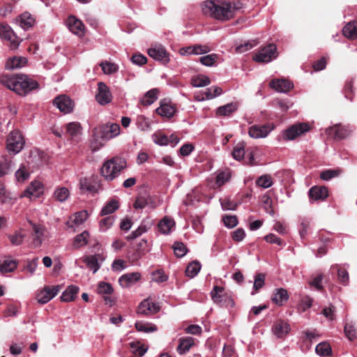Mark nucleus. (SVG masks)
<instances>
[{
    "label": "nucleus",
    "mask_w": 357,
    "mask_h": 357,
    "mask_svg": "<svg viewBox=\"0 0 357 357\" xmlns=\"http://www.w3.org/2000/svg\"><path fill=\"white\" fill-rule=\"evenodd\" d=\"M202 8L204 15L220 22H227L233 18L229 1L216 3L207 0L203 2Z\"/></svg>",
    "instance_id": "obj_1"
},
{
    "label": "nucleus",
    "mask_w": 357,
    "mask_h": 357,
    "mask_svg": "<svg viewBox=\"0 0 357 357\" xmlns=\"http://www.w3.org/2000/svg\"><path fill=\"white\" fill-rule=\"evenodd\" d=\"M126 167V161L124 158L114 157L103 164L100 173L107 181H112Z\"/></svg>",
    "instance_id": "obj_2"
},
{
    "label": "nucleus",
    "mask_w": 357,
    "mask_h": 357,
    "mask_svg": "<svg viewBox=\"0 0 357 357\" xmlns=\"http://www.w3.org/2000/svg\"><path fill=\"white\" fill-rule=\"evenodd\" d=\"M121 132L120 126L115 123H107L94 128V133H99L101 140L108 141L118 135Z\"/></svg>",
    "instance_id": "obj_3"
},
{
    "label": "nucleus",
    "mask_w": 357,
    "mask_h": 357,
    "mask_svg": "<svg viewBox=\"0 0 357 357\" xmlns=\"http://www.w3.org/2000/svg\"><path fill=\"white\" fill-rule=\"evenodd\" d=\"M39 87L38 83L24 75H20L17 77V83L15 88V92L20 96H25L32 90Z\"/></svg>",
    "instance_id": "obj_4"
},
{
    "label": "nucleus",
    "mask_w": 357,
    "mask_h": 357,
    "mask_svg": "<svg viewBox=\"0 0 357 357\" xmlns=\"http://www.w3.org/2000/svg\"><path fill=\"white\" fill-rule=\"evenodd\" d=\"M6 143L8 151L17 154L23 149L25 142L19 130H13L8 135Z\"/></svg>",
    "instance_id": "obj_5"
},
{
    "label": "nucleus",
    "mask_w": 357,
    "mask_h": 357,
    "mask_svg": "<svg viewBox=\"0 0 357 357\" xmlns=\"http://www.w3.org/2000/svg\"><path fill=\"white\" fill-rule=\"evenodd\" d=\"M277 47L274 44H269L261 48L253 56V60L259 63H269L277 57Z\"/></svg>",
    "instance_id": "obj_6"
},
{
    "label": "nucleus",
    "mask_w": 357,
    "mask_h": 357,
    "mask_svg": "<svg viewBox=\"0 0 357 357\" xmlns=\"http://www.w3.org/2000/svg\"><path fill=\"white\" fill-rule=\"evenodd\" d=\"M0 38L8 41L11 49H16L20 43V38L12 28L5 23H0Z\"/></svg>",
    "instance_id": "obj_7"
},
{
    "label": "nucleus",
    "mask_w": 357,
    "mask_h": 357,
    "mask_svg": "<svg viewBox=\"0 0 357 357\" xmlns=\"http://www.w3.org/2000/svg\"><path fill=\"white\" fill-rule=\"evenodd\" d=\"M147 52L154 60L158 61L163 64H167L169 62V54L165 47L160 44L152 45Z\"/></svg>",
    "instance_id": "obj_8"
},
{
    "label": "nucleus",
    "mask_w": 357,
    "mask_h": 357,
    "mask_svg": "<svg viewBox=\"0 0 357 357\" xmlns=\"http://www.w3.org/2000/svg\"><path fill=\"white\" fill-rule=\"evenodd\" d=\"M53 105L63 114H70L73 111V100L65 94L57 96L53 100Z\"/></svg>",
    "instance_id": "obj_9"
},
{
    "label": "nucleus",
    "mask_w": 357,
    "mask_h": 357,
    "mask_svg": "<svg viewBox=\"0 0 357 357\" xmlns=\"http://www.w3.org/2000/svg\"><path fill=\"white\" fill-rule=\"evenodd\" d=\"M310 129L308 124L305 123H296L291 126L284 131L283 138L287 140H293L297 137L307 132Z\"/></svg>",
    "instance_id": "obj_10"
},
{
    "label": "nucleus",
    "mask_w": 357,
    "mask_h": 357,
    "mask_svg": "<svg viewBox=\"0 0 357 357\" xmlns=\"http://www.w3.org/2000/svg\"><path fill=\"white\" fill-rule=\"evenodd\" d=\"M274 126L271 123L264 125H254L250 127L248 134L250 137L255 139L264 138L273 130Z\"/></svg>",
    "instance_id": "obj_11"
},
{
    "label": "nucleus",
    "mask_w": 357,
    "mask_h": 357,
    "mask_svg": "<svg viewBox=\"0 0 357 357\" xmlns=\"http://www.w3.org/2000/svg\"><path fill=\"white\" fill-rule=\"evenodd\" d=\"M59 286H46L36 296L38 303L46 304L51 301L59 291Z\"/></svg>",
    "instance_id": "obj_12"
},
{
    "label": "nucleus",
    "mask_w": 357,
    "mask_h": 357,
    "mask_svg": "<svg viewBox=\"0 0 357 357\" xmlns=\"http://www.w3.org/2000/svg\"><path fill=\"white\" fill-rule=\"evenodd\" d=\"M32 228L31 234V245L34 248L40 247L44 241L45 227L40 225H37L30 222Z\"/></svg>",
    "instance_id": "obj_13"
},
{
    "label": "nucleus",
    "mask_w": 357,
    "mask_h": 357,
    "mask_svg": "<svg viewBox=\"0 0 357 357\" xmlns=\"http://www.w3.org/2000/svg\"><path fill=\"white\" fill-rule=\"evenodd\" d=\"M44 185L40 181H33L25 189L21 197H25L30 199L38 198L43 193Z\"/></svg>",
    "instance_id": "obj_14"
},
{
    "label": "nucleus",
    "mask_w": 357,
    "mask_h": 357,
    "mask_svg": "<svg viewBox=\"0 0 357 357\" xmlns=\"http://www.w3.org/2000/svg\"><path fill=\"white\" fill-rule=\"evenodd\" d=\"M98 86V92L96 96L97 102L101 105L109 103L112 101V96L109 87L103 82H99Z\"/></svg>",
    "instance_id": "obj_15"
},
{
    "label": "nucleus",
    "mask_w": 357,
    "mask_h": 357,
    "mask_svg": "<svg viewBox=\"0 0 357 357\" xmlns=\"http://www.w3.org/2000/svg\"><path fill=\"white\" fill-rule=\"evenodd\" d=\"M66 24L70 31L73 33L82 37L84 34V26L82 22L78 20L75 16H70L68 17Z\"/></svg>",
    "instance_id": "obj_16"
},
{
    "label": "nucleus",
    "mask_w": 357,
    "mask_h": 357,
    "mask_svg": "<svg viewBox=\"0 0 357 357\" xmlns=\"http://www.w3.org/2000/svg\"><path fill=\"white\" fill-rule=\"evenodd\" d=\"M351 130L347 126L335 125L326 129V133L335 139H342L348 137Z\"/></svg>",
    "instance_id": "obj_17"
},
{
    "label": "nucleus",
    "mask_w": 357,
    "mask_h": 357,
    "mask_svg": "<svg viewBox=\"0 0 357 357\" xmlns=\"http://www.w3.org/2000/svg\"><path fill=\"white\" fill-rule=\"evenodd\" d=\"M160 310V307L155 303L145 299L140 303L137 307V314L149 316L157 313Z\"/></svg>",
    "instance_id": "obj_18"
},
{
    "label": "nucleus",
    "mask_w": 357,
    "mask_h": 357,
    "mask_svg": "<svg viewBox=\"0 0 357 357\" xmlns=\"http://www.w3.org/2000/svg\"><path fill=\"white\" fill-rule=\"evenodd\" d=\"M80 190L82 192L96 193L100 188L99 182L91 178H83L79 181Z\"/></svg>",
    "instance_id": "obj_19"
},
{
    "label": "nucleus",
    "mask_w": 357,
    "mask_h": 357,
    "mask_svg": "<svg viewBox=\"0 0 357 357\" xmlns=\"http://www.w3.org/2000/svg\"><path fill=\"white\" fill-rule=\"evenodd\" d=\"M141 278V274L138 272L126 273L119 278V283L123 288H128L135 284Z\"/></svg>",
    "instance_id": "obj_20"
},
{
    "label": "nucleus",
    "mask_w": 357,
    "mask_h": 357,
    "mask_svg": "<svg viewBox=\"0 0 357 357\" xmlns=\"http://www.w3.org/2000/svg\"><path fill=\"white\" fill-rule=\"evenodd\" d=\"M269 85L271 88L280 93H287L294 86L291 82L285 79H273L270 82Z\"/></svg>",
    "instance_id": "obj_21"
},
{
    "label": "nucleus",
    "mask_w": 357,
    "mask_h": 357,
    "mask_svg": "<svg viewBox=\"0 0 357 357\" xmlns=\"http://www.w3.org/2000/svg\"><path fill=\"white\" fill-rule=\"evenodd\" d=\"M155 112L161 116L170 119L174 115L176 109L167 100H162L160 101V107L155 109Z\"/></svg>",
    "instance_id": "obj_22"
},
{
    "label": "nucleus",
    "mask_w": 357,
    "mask_h": 357,
    "mask_svg": "<svg viewBox=\"0 0 357 357\" xmlns=\"http://www.w3.org/2000/svg\"><path fill=\"white\" fill-rule=\"evenodd\" d=\"M310 199L313 201L324 200L328 195V189L324 186H313L308 191Z\"/></svg>",
    "instance_id": "obj_23"
},
{
    "label": "nucleus",
    "mask_w": 357,
    "mask_h": 357,
    "mask_svg": "<svg viewBox=\"0 0 357 357\" xmlns=\"http://www.w3.org/2000/svg\"><path fill=\"white\" fill-rule=\"evenodd\" d=\"M290 329L289 324L282 320L275 323L272 328L274 335L278 338H282L286 336L290 331Z\"/></svg>",
    "instance_id": "obj_24"
},
{
    "label": "nucleus",
    "mask_w": 357,
    "mask_h": 357,
    "mask_svg": "<svg viewBox=\"0 0 357 357\" xmlns=\"http://www.w3.org/2000/svg\"><path fill=\"white\" fill-rule=\"evenodd\" d=\"M289 299L287 291L283 288H278L273 294L272 301L274 303L279 306H282Z\"/></svg>",
    "instance_id": "obj_25"
},
{
    "label": "nucleus",
    "mask_w": 357,
    "mask_h": 357,
    "mask_svg": "<svg viewBox=\"0 0 357 357\" xmlns=\"http://www.w3.org/2000/svg\"><path fill=\"white\" fill-rule=\"evenodd\" d=\"M88 216L89 214L86 211H79L70 218L66 225L69 227H73L74 225H80L87 219Z\"/></svg>",
    "instance_id": "obj_26"
},
{
    "label": "nucleus",
    "mask_w": 357,
    "mask_h": 357,
    "mask_svg": "<svg viewBox=\"0 0 357 357\" xmlns=\"http://www.w3.org/2000/svg\"><path fill=\"white\" fill-rule=\"evenodd\" d=\"M79 288L75 285H70L62 293L61 300L63 302H71L74 301L78 294Z\"/></svg>",
    "instance_id": "obj_27"
},
{
    "label": "nucleus",
    "mask_w": 357,
    "mask_h": 357,
    "mask_svg": "<svg viewBox=\"0 0 357 357\" xmlns=\"http://www.w3.org/2000/svg\"><path fill=\"white\" fill-rule=\"evenodd\" d=\"M238 108V104L236 102L227 103L225 105L220 106L216 109V114L218 116H229L235 112Z\"/></svg>",
    "instance_id": "obj_28"
},
{
    "label": "nucleus",
    "mask_w": 357,
    "mask_h": 357,
    "mask_svg": "<svg viewBox=\"0 0 357 357\" xmlns=\"http://www.w3.org/2000/svg\"><path fill=\"white\" fill-rule=\"evenodd\" d=\"M17 22L23 29L26 30L33 26L35 19L30 13L25 12L18 17Z\"/></svg>",
    "instance_id": "obj_29"
},
{
    "label": "nucleus",
    "mask_w": 357,
    "mask_h": 357,
    "mask_svg": "<svg viewBox=\"0 0 357 357\" xmlns=\"http://www.w3.org/2000/svg\"><path fill=\"white\" fill-rule=\"evenodd\" d=\"M158 93L159 90L158 89H152L149 90L140 100L141 104L144 106L152 105L158 99Z\"/></svg>",
    "instance_id": "obj_30"
},
{
    "label": "nucleus",
    "mask_w": 357,
    "mask_h": 357,
    "mask_svg": "<svg viewBox=\"0 0 357 357\" xmlns=\"http://www.w3.org/2000/svg\"><path fill=\"white\" fill-rule=\"evenodd\" d=\"M27 59L25 57L15 56L8 60L6 63V68L8 70H14L20 68L26 65Z\"/></svg>",
    "instance_id": "obj_31"
},
{
    "label": "nucleus",
    "mask_w": 357,
    "mask_h": 357,
    "mask_svg": "<svg viewBox=\"0 0 357 357\" xmlns=\"http://www.w3.org/2000/svg\"><path fill=\"white\" fill-rule=\"evenodd\" d=\"M225 289L222 287L214 286L211 291V296L214 303L218 305L223 303L225 294H223Z\"/></svg>",
    "instance_id": "obj_32"
},
{
    "label": "nucleus",
    "mask_w": 357,
    "mask_h": 357,
    "mask_svg": "<svg viewBox=\"0 0 357 357\" xmlns=\"http://www.w3.org/2000/svg\"><path fill=\"white\" fill-rule=\"evenodd\" d=\"M18 75H3L0 77V82L8 89L15 91Z\"/></svg>",
    "instance_id": "obj_33"
},
{
    "label": "nucleus",
    "mask_w": 357,
    "mask_h": 357,
    "mask_svg": "<svg viewBox=\"0 0 357 357\" xmlns=\"http://www.w3.org/2000/svg\"><path fill=\"white\" fill-rule=\"evenodd\" d=\"M174 221L169 218H164L158 223V229L163 234H169L174 226Z\"/></svg>",
    "instance_id": "obj_34"
},
{
    "label": "nucleus",
    "mask_w": 357,
    "mask_h": 357,
    "mask_svg": "<svg viewBox=\"0 0 357 357\" xmlns=\"http://www.w3.org/2000/svg\"><path fill=\"white\" fill-rule=\"evenodd\" d=\"M89 238V233L87 231H84L75 237L72 246L75 249L84 246L88 243Z\"/></svg>",
    "instance_id": "obj_35"
},
{
    "label": "nucleus",
    "mask_w": 357,
    "mask_h": 357,
    "mask_svg": "<svg viewBox=\"0 0 357 357\" xmlns=\"http://www.w3.org/2000/svg\"><path fill=\"white\" fill-rule=\"evenodd\" d=\"M344 36L348 38H355L357 37V21H353L347 23L342 29Z\"/></svg>",
    "instance_id": "obj_36"
},
{
    "label": "nucleus",
    "mask_w": 357,
    "mask_h": 357,
    "mask_svg": "<svg viewBox=\"0 0 357 357\" xmlns=\"http://www.w3.org/2000/svg\"><path fill=\"white\" fill-rule=\"evenodd\" d=\"M70 191L66 187L56 188L54 192L53 197L59 202H66L70 197Z\"/></svg>",
    "instance_id": "obj_37"
},
{
    "label": "nucleus",
    "mask_w": 357,
    "mask_h": 357,
    "mask_svg": "<svg viewBox=\"0 0 357 357\" xmlns=\"http://www.w3.org/2000/svg\"><path fill=\"white\" fill-rule=\"evenodd\" d=\"M66 132L71 138L79 136L82 133V126L78 122H70L66 124Z\"/></svg>",
    "instance_id": "obj_38"
},
{
    "label": "nucleus",
    "mask_w": 357,
    "mask_h": 357,
    "mask_svg": "<svg viewBox=\"0 0 357 357\" xmlns=\"http://www.w3.org/2000/svg\"><path fill=\"white\" fill-rule=\"evenodd\" d=\"M119 207V202L116 199H111L102 207L100 215H107L114 213Z\"/></svg>",
    "instance_id": "obj_39"
},
{
    "label": "nucleus",
    "mask_w": 357,
    "mask_h": 357,
    "mask_svg": "<svg viewBox=\"0 0 357 357\" xmlns=\"http://www.w3.org/2000/svg\"><path fill=\"white\" fill-rule=\"evenodd\" d=\"M194 344V340L192 337L181 339L177 347V351L180 354H184L190 350Z\"/></svg>",
    "instance_id": "obj_40"
},
{
    "label": "nucleus",
    "mask_w": 357,
    "mask_h": 357,
    "mask_svg": "<svg viewBox=\"0 0 357 357\" xmlns=\"http://www.w3.org/2000/svg\"><path fill=\"white\" fill-rule=\"evenodd\" d=\"M151 202V197L149 195H139L137 197L133 207L135 209H143Z\"/></svg>",
    "instance_id": "obj_41"
},
{
    "label": "nucleus",
    "mask_w": 357,
    "mask_h": 357,
    "mask_svg": "<svg viewBox=\"0 0 357 357\" xmlns=\"http://www.w3.org/2000/svg\"><path fill=\"white\" fill-rule=\"evenodd\" d=\"M210 79L204 75H199L192 78L191 84L194 87H204L210 84Z\"/></svg>",
    "instance_id": "obj_42"
},
{
    "label": "nucleus",
    "mask_w": 357,
    "mask_h": 357,
    "mask_svg": "<svg viewBox=\"0 0 357 357\" xmlns=\"http://www.w3.org/2000/svg\"><path fill=\"white\" fill-rule=\"evenodd\" d=\"M84 263L86 264L87 267L93 271V273H96L100 268V264L98 263V260L96 255H89L86 256L84 259Z\"/></svg>",
    "instance_id": "obj_43"
},
{
    "label": "nucleus",
    "mask_w": 357,
    "mask_h": 357,
    "mask_svg": "<svg viewBox=\"0 0 357 357\" xmlns=\"http://www.w3.org/2000/svg\"><path fill=\"white\" fill-rule=\"evenodd\" d=\"M342 172L341 169H326L321 172L320 178L324 181H329L333 178L339 176Z\"/></svg>",
    "instance_id": "obj_44"
},
{
    "label": "nucleus",
    "mask_w": 357,
    "mask_h": 357,
    "mask_svg": "<svg viewBox=\"0 0 357 357\" xmlns=\"http://www.w3.org/2000/svg\"><path fill=\"white\" fill-rule=\"evenodd\" d=\"M265 279L266 275L264 273H259L255 275L253 284V290L255 291V292H252V295L257 292L264 286Z\"/></svg>",
    "instance_id": "obj_45"
},
{
    "label": "nucleus",
    "mask_w": 357,
    "mask_h": 357,
    "mask_svg": "<svg viewBox=\"0 0 357 357\" xmlns=\"http://www.w3.org/2000/svg\"><path fill=\"white\" fill-rule=\"evenodd\" d=\"M201 264L198 261H193L190 263L185 269V274L187 276L192 278L195 277L200 271Z\"/></svg>",
    "instance_id": "obj_46"
},
{
    "label": "nucleus",
    "mask_w": 357,
    "mask_h": 357,
    "mask_svg": "<svg viewBox=\"0 0 357 357\" xmlns=\"http://www.w3.org/2000/svg\"><path fill=\"white\" fill-rule=\"evenodd\" d=\"M102 70L105 75H111L118 71L119 66L114 63L102 61L100 63Z\"/></svg>",
    "instance_id": "obj_47"
},
{
    "label": "nucleus",
    "mask_w": 357,
    "mask_h": 357,
    "mask_svg": "<svg viewBox=\"0 0 357 357\" xmlns=\"http://www.w3.org/2000/svg\"><path fill=\"white\" fill-rule=\"evenodd\" d=\"M17 268V262L15 260L6 259L2 263L0 262V272L10 273Z\"/></svg>",
    "instance_id": "obj_48"
},
{
    "label": "nucleus",
    "mask_w": 357,
    "mask_h": 357,
    "mask_svg": "<svg viewBox=\"0 0 357 357\" xmlns=\"http://www.w3.org/2000/svg\"><path fill=\"white\" fill-rule=\"evenodd\" d=\"M316 353L321 356H329L331 354V347L327 342H321L316 346Z\"/></svg>",
    "instance_id": "obj_49"
},
{
    "label": "nucleus",
    "mask_w": 357,
    "mask_h": 357,
    "mask_svg": "<svg viewBox=\"0 0 357 357\" xmlns=\"http://www.w3.org/2000/svg\"><path fill=\"white\" fill-rule=\"evenodd\" d=\"M135 328L138 331L145 333L154 332L157 331L155 325L149 323H144L142 321H137L135 323Z\"/></svg>",
    "instance_id": "obj_50"
},
{
    "label": "nucleus",
    "mask_w": 357,
    "mask_h": 357,
    "mask_svg": "<svg viewBox=\"0 0 357 357\" xmlns=\"http://www.w3.org/2000/svg\"><path fill=\"white\" fill-rule=\"evenodd\" d=\"M115 218L114 216H107L105 218L102 219L99 222V228L100 231L102 232H105L109 228L112 227L114 222Z\"/></svg>",
    "instance_id": "obj_51"
},
{
    "label": "nucleus",
    "mask_w": 357,
    "mask_h": 357,
    "mask_svg": "<svg viewBox=\"0 0 357 357\" xmlns=\"http://www.w3.org/2000/svg\"><path fill=\"white\" fill-rule=\"evenodd\" d=\"M233 158L236 160H241L245 155V144L243 142L238 143L234 146L231 153Z\"/></svg>",
    "instance_id": "obj_52"
},
{
    "label": "nucleus",
    "mask_w": 357,
    "mask_h": 357,
    "mask_svg": "<svg viewBox=\"0 0 357 357\" xmlns=\"http://www.w3.org/2000/svg\"><path fill=\"white\" fill-rule=\"evenodd\" d=\"M92 139L91 141V148L92 151H97L104 146L103 142L100 139L99 133H94V129L92 131Z\"/></svg>",
    "instance_id": "obj_53"
},
{
    "label": "nucleus",
    "mask_w": 357,
    "mask_h": 357,
    "mask_svg": "<svg viewBox=\"0 0 357 357\" xmlns=\"http://www.w3.org/2000/svg\"><path fill=\"white\" fill-rule=\"evenodd\" d=\"M174 254L178 257L185 256L188 252V249L182 242H175L173 245Z\"/></svg>",
    "instance_id": "obj_54"
},
{
    "label": "nucleus",
    "mask_w": 357,
    "mask_h": 357,
    "mask_svg": "<svg viewBox=\"0 0 357 357\" xmlns=\"http://www.w3.org/2000/svg\"><path fill=\"white\" fill-rule=\"evenodd\" d=\"M218 56L216 54L206 55L199 58L200 63L205 66H213Z\"/></svg>",
    "instance_id": "obj_55"
},
{
    "label": "nucleus",
    "mask_w": 357,
    "mask_h": 357,
    "mask_svg": "<svg viewBox=\"0 0 357 357\" xmlns=\"http://www.w3.org/2000/svg\"><path fill=\"white\" fill-rule=\"evenodd\" d=\"M136 124L137 128L142 131L149 130L151 128L149 119L143 115L137 116Z\"/></svg>",
    "instance_id": "obj_56"
},
{
    "label": "nucleus",
    "mask_w": 357,
    "mask_h": 357,
    "mask_svg": "<svg viewBox=\"0 0 357 357\" xmlns=\"http://www.w3.org/2000/svg\"><path fill=\"white\" fill-rule=\"evenodd\" d=\"M256 184L263 188H268L273 185V181L270 176H261L256 181Z\"/></svg>",
    "instance_id": "obj_57"
},
{
    "label": "nucleus",
    "mask_w": 357,
    "mask_h": 357,
    "mask_svg": "<svg viewBox=\"0 0 357 357\" xmlns=\"http://www.w3.org/2000/svg\"><path fill=\"white\" fill-rule=\"evenodd\" d=\"M113 287L112 286L105 282H99L98 285V293L99 294H111L113 292Z\"/></svg>",
    "instance_id": "obj_58"
},
{
    "label": "nucleus",
    "mask_w": 357,
    "mask_h": 357,
    "mask_svg": "<svg viewBox=\"0 0 357 357\" xmlns=\"http://www.w3.org/2000/svg\"><path fill=\"white\" fill-rule=\"evenodd\" d=\"M12 167V161L3 159L0 161V177L5 176L8 174Z\"/></svg>",
    "instance_id": "obj_59"
},
{
    "label": "nucleus",
    "mask_w": 357,
    "mask_h": 357,
    "mask_svg": "<svg viewBox=\"0 0 357 357\" xmlns=\"http://www.w3.org/2000/svg\"><path fill=\"white\" fill-rule=\"evenodd\" d=\"M15 177L17 181L23 182L29 177V173L25 167L22 165L15 172Z\"/></svg>",
    "instance_id": "obj_60"
},
{
    "label": "nucleus",
    "mask_w": 357,
    "mask_h": 357,
    "mask_svg": "<svg viewBox=\"0 0 357 357\" xmlns=\"http://www.w3.org/2000/svg\"><path fill=\"white\" fill-rule=\"evenodd\" d=\"M146 231H147V228H146V225H141L138 227V228L137 229H135V231H132L131 232V234L127 236V239L128 241L134 240V239L137 238V237L140 236L141 235H142Z\"/></svg>",
    "instance_id": "obj_61"
},
{
    "label": "nucleus",
    "mask_w": 357,
    "mask_h": 357,
    "mask_svg": "<svg viewBox=\"0 0 357 357\" xmlns=\"http://www.w3.org/2000/svg\"><path fill=\"white\" fill-rule=\"evenodd\" d=\"M130 347L132 349V353L142 357L147 351L146 348L141 345L139 342H131Z\"/></svg>",
    "instance_id": "obj_62"
},
{
    "label": "nucleus",
    "mask_w": 357,
    "mask_h": 357,
    "mask_svg": "<svg viewBox=\"0 0 357 357\" xmlns=\"http://www.w3.org/2000/svg\"><path fill=\"white\" fill-rule=\"evenodd\" d=\"M337 276L339 282L343 285H347L349 283V276L347 271L344 268H338Z\"/></svg>",
    "instance_id": "obj_63"
},
{
    "label": "nucleus",
    "mask_w": 357,
    "mask_h": 357,
    "mask_svg": "<svg viewBox=\"0 0 357 357\" xmlns=\"http://www.w3.org/2000/svg\"><path fill=\"white\" fill-rule=\"evenodd\" d=\"M222 221L225 227L233 228L238 224V220L235 215H225L222 218Z\"/></svg>",
    "instance_id": "obj_64"
}]
</instances>
